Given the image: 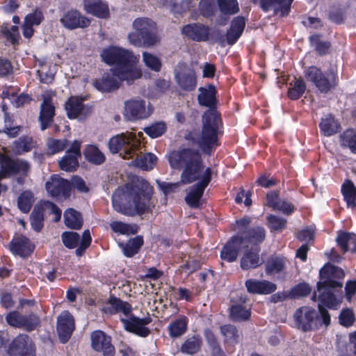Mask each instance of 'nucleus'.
<instances>
[{"label":"nucleus","mask_w":356,"mask_h":356,"mask_svg":"<svg viewBox=\"0 0 356 356\" xmlns=\"http://www.w3.org/2000/svg\"><path fill=\"white\" fill-rule=\"evenodd\" d=\"M218 3L224 14L233 15L239 10L237 0H218Z\"/></svg>","instance_id":"obj_51"},{"label":"nucleus","mask_w":356,"mask_h":356,"mask_svg":"<svg viewBox=\"0 0 356 356\" xmlns=\"http://www.w3.org/2000/svg\"><path fill=\"white\" fill-rule=\"evenodd\" d=\"M6 320L10 326L23 328L26 331H32L40 325V318L35 314H31L26 316L16 311L9 312Z\"/></svg>","instance_id":"obj_12"},{"label":"nucleus","mask_w":356,"mask_h":356,"mask_svg":"<svg viewBox=\"0 0 356 356\" xmlns=\"http://www.w3.org/2000/svg\"><path fill=\"white\" fill-rule=\"evenodd\" d=\"M305 76L307 80L315 84L321 92H327L337 84L335 67H332L325 76L320 69L312 66L305 70Z\"/></svg>","instance_id":"obj_9"},{"label":"nucleus","mask_w":356,"mask_h":356,"mask_svg":"<svg viewBox=\"0 0 356 356\" xmlns=\"http://www.w3.org/2000/svg\"><path fill=\"white\" fill-rule=\"evenodd\" d=\"M67 145L66 139L49 138L47 140V154L53 155L63 151Z\"/></svg>","instance_id":"obj_47"},{"label":"nucleus","mask_w":356,"mask_h":356,"mask_svg":"<svg viewBox=\"0 0 356 356\" xmlns=\"http://www.w3.org/2000/svg\"><path fill=\"white\" fill-rule=\"evenodd\" d=\"M153 188L142 177H137L132 184L118 188L113 194V209L125 216L142 215L154 207L152 197Z\"/></svg>","instance_id":"obj_2"},{"label":"nucleus","mask_w":356,"mask_h":356,"mask_svg":"<svg viewBox=\"0 0 356 356\" xmlns=\"http://www.w3.org/2000/svg\"><path fill=\"white\" fill-rule=\"evenodd\" d=\"M321 317L316 311L311 307H302L294 314L296 325L304 332L317 329L322 322L327 326L330 323V316L327 311L318 305Z\"/></svg>","instance_id":"obj_6"},{"label":"nucleus","mask_w":356,"mask_h":356,"mask_svg":"<svg viewBox=\"0 0 356 356\" xmlns=\"http://www.w3.org/2000/svg\"><path fill=\"white\" fill-rule=\"evenodd\" d=\"M230 316L234 321H244L250 316V308L243 304H236L230 309Z\"/></svg>","instance_id":"obj_43"},{"label":"nucleus","mask_w":356,"mask_h":356,"mask_svg":"<svg viewBox=\"0 0 356 356\" xmlns=\"http://www.w3.org/2000/svg\"><path fill=\"white\" fill-rule=\"evenodd\" d=\"M248 241L241 240L239 236L232 237L223 247L220 252V258L229 262L234 261L238 257V250L248 247Z\"/></svg>","instance_id":"obj_23"},{"label":"nucleus","mask_w":356,"mask_h":356,"mask_svg":"<svg viewBox=\"0 0 356 356\" xmlns=\"http://www.w3.org/2000/svg\"><path fill=\"white\" fill-rule=\"evenodd\" d=\"M101 58L108 65H115L113 69L120 78L124 79L128 84L141 77L142 73L136 63L138 58L132 51L119 47L111 46L103 49Z\"/></svg>","instance_id":"obj_3"},{"label":"nucleus","mask_w":356,"mask_h":356,"mask_svg":"<svg viewBox=\"0 0 356 356\" xmlns=\"http://www.w3.org/2000/svg\"><path fill=\"white\" fill-rule=\"evenodd\" d=\"M181 33L196 42H206L209 40L210 29L201 23H191L184 26Z\"/></svg>","instance_id":"obj_15"},{"label":"nucleus","mask_w":356,"mask_h":356,"mask_svg":"<svg viewBox=\"0 0 356 356\" xmlns=\"http://www.w3.org/2000/svg\"><path fill=\"white\" fill-rule=\"evenodd\" d=\"M131 309L132 307L128 302L115 297H111L102 308V311L106 314L122 313L124 316L123 318L128 317Z\"/></svg>","instance_id":"obj_28"},{"label":"nucleus","mask_w":356,"mask_h":356,"mask_svg":"<svg viewBox=\"0 0 356 356\" xmlns=\"http://www.w3.org/2000/svg\"><path fill=\"white\" fill-rule=\"evenodd\" d=\"M141 133L136 134L132 132H126L116 135L112 137L108 143L110 151L115 153H120L123 159H129L134 156V154H138L136 146L139 145L140 141Z\"/></svg>","instance_id":"obj_7"},{"label":"nucleus","mask_w":356,"mask_h":356,"mask_svg":"<svg viewBox=\"0 0 356 356\" xmlns=\"http://www.w3.org/2000/svg\"><path fill=\"white\" fill-rule=\"evenodd\" d=\"M340 145L356 154V131L353 129H348L340 135Z\"/></svg>","instance_id":"obj_41"},{"label":"nucleus","mask_w":356,"mask_h":356,"mask_svg":"<svg viewBox=\"0 0 356 356\" xmlns=\"http://www.w3.org/2000/svg\"><path fill=\"white\" fill-rule=\"evenodd\" d=\"M341 192L348 207H356V187L351 181L347 180L341 186Z\"/></svg>","instance_id":"obj_39"},{"label":"nucleus","mask_w":356,"mask_h":356,"mask_svg":"<svg viewBox=\"0 0 356 356\" xmlns=\"http://www.w3.org/2000/svg\"><path fill=\"white\" fill-rule=\"evenodd\" d=\"M2 33L13 44H15L18 42L19 33L17 26H12L10 28H3Z\"/></svg>","instance_id":"obj_60"},{"label":"nucleus","mask_w":356,"mask_h":356,"mask_svg":"<svg viewBox=\"0 0 356 356\" xmlns=\"http://www.w3.org/2000/svg\"><path fill=\"white\" fill-rule=\"evenodd\" d=\"M322 134L325 136H330L339 131V125L331 115L322 118L319 124Z\"/></svg>","instance_id":"obj_37"},{"label":"nucleus","mask_w":356,"mask_h":356,"mask_svg":"<svg viewBox=\"0 0 356 356\" xmlns=\"http://www.w3.org/2000/svg\"><path fill=\"white\" fill-rule=\"evenodd\" d=\"M80 147L81 143L78 140L72 143L71 148L58 162L61 170L72 171L78 166V158L81 156Z\"/></svg>","instance_id":"obj_24"},{"label":"nucleus","mask_w":356,"mask_h":356,"mask_svg":"<svg viewBox=\"0 0 356 356\" xmlns=\"http://www.w3.org/2000/svg\"><path fill=\"white\" fill-rule=\"evenodd\" d=\"M337 245L343 252H356V236L353 233L339 232L336 238Z\"/></svg>","instance_id":"obj_31"},{"label":"nucleus","mask_w":356,"mask_h":356,"mask_svg":"<svg viewBox=\"0 0 356 356\" xmlns=\"http://www.w3.org/2000/svg\"><path fill=\"white\" fill-rule=\"evenodd\" d=\"M135 149L138 150V154H134V156L130 158L132 159L131 165L139 167L145 170L152 169L156 165V156L151 153L143 154V147L140 143L138 146L137 145L135 147Z\"/></svg>","instance_id":"obj_25"},{"label":"nucleus","mask_w":356,"mask_h":356,"mask_svg":"<svg viewBox=\"0 0 356 356\" xmlns=\"http://www.w3.org/2000/svg\"><path fill=\"white\" fill-rule=\"evenodd\" d=\"M67 115L70 119H85L90 113L89 106H85L82 99L76 97H70L65 104Z\"/></svg>","instance_id":"obj_20"},{"label":"nucleus","mask_w":356,"mask_h":356,"mask_svg":"<svg viewBox=\"0 0 356 356\" xmlns=\"http://www.w3.org/2000/svg\"><path fill=\"white\" fill-rule=\"evenodd\" d=\"M132 26L134 31L128 35V40L135 47H142L141 38L151 31H156V24L147 17L136 18Z\"/></svg>","instance_id":"obj_10"},{"label":"nucleus","mask_w":356,"mask_h":356,"mask_svg":"<svg viewBox=\"0 0 356 356\" xmlns=\"http://www.w3.org/2000/svg\"><path fill=\"white\" fill-rule=\"evenodd\" d=\"M79 234L73 232H66L62 234L64 245L68 248H74L79 241Z\"/></svg>","instance_id":"obj_55"},{"label":"nucleus","mask_w":356,"mask_h":356,"mask_svg":"<svg viewBox=\"0 0 356 356\" xmlns=\"http://www.w3.org/2000/svg\"><path fill=\"white\" fill-rule=\"evenodd\" d=\"M157 184L159 188L163 192L165 195L169 194L175 191L180 186V182L176 183H168L165 181H157Z\"/></svg>","instance_id":"obj_64"},{"label":"nucleus","mask_w":356,"mask_h":356,"mask_svg":"<svg viewBox=\"0 0 356 356\" xmlns=\"http://www.w3.org/2000/svg\"><path fill=\"white\" fill-rule=\"evenodd\" d=\"M187 329L186 318L182 316L170 323L168 326L170 335L172 337H178L182 335Z\"/></svg>","instance_id":"obj_46"},{"label":"nucleus","mask_w":356,"mask_h":356,"mask_svg":"<svg viewBox=\"0 0 356 356\" xmlns=\"http://www.w3.org/2000/svg\"><path fill=\"white\" fill-rule=\"evenodd\" d=\"M220 330L226 340L232 343L236 342L239 337L238 332L234 325H223L220 327Z\"/></svg>","instance_id":"obj_56"},{"label":"nucleus","mask_w":356,"mask_h":356,"mask_svg":"<svg viewBox=\"0 0 356 356\" xmlns=\"http://www.w3.org/2000/svg\"><path fill=\"white\" fill-rule=\"evenodd\" d=\"M245 19L242 17H237L232 22L231 27L227 33V40L229 44L236 42L241 36L245 27Z\"/></svg>","instance_id":"obj_32"},{"label":"nucleus","mask_w":356,"mask_h":356,"mask_svg":"<svg viewBox=\"0 0 356 356\" xmlns=\"http://www.w3.org/2000/svg\"><path fill=\"white\" fill-rule=\"evenodd\" d=\"M33 147V142L31 138L21 137L15 141L14 151L17 154H22L30 151Z\"/></svg>","instance_id":"obj_50"},{"label":"nucleus","mask_w":356,"mask_h":356,"mask_svg":"<svg viewBox=\"0 0 356 356\" xmlns=\"http://www.w3.org/2000/svg\"><path fill=\"white\" fill-rule=\"evenodd\" d=\"M311 288L305 283L300 284L293 288L290 292L291 298L304 297L309 295Z\"/></svg>","instance_id":"obj_59"},{"label":"nucleus","mask_w":356,"mask_h":356,"mask_svg":"<svg viewBox=\"0 0 356 356\" xmlns=\"http://www.w3.org/2000/svg\"><path fill=\"white\" fill-rule=\"evenodd\" d=\"M142 46L145 47H154L159 44L160 39L156 31H151L141 38Z\"/></svg>","instance_id":"obj_57"},{"label":"nucleus","mask_w":356,"mask_h":356,"mask_svg":"<svg viewBox=\"0 0 356 356\" xmlns=\"http://www.w3.org/2000/svg\"><path fill=\"white\" fill-rule=\"evenodd\" d=\"M35 196L32 191L29 190L24 191L18 196L17 205L22 212L28 213L35 202Z\"/></svg>","instance_id":"obj_35"},{"label":"nucleus","mask_w":356,"mask_h":356,"mask_svg":"<svg viewBox=\"0 0 356 356\" xmlns=\"http://www.w3.org/2000/svg\"><path fill=\"white\" fill-rule=\"evenodd\" d=\"M268 225L271 231L281 232L286 227V220L270 215L267 218Z\"/></svg>","instance_id":"obj_54"},{"label":"nucleus","mask_w":356,"mask_h":356,"mask_svg":"<svg viewBox=\"0 0 356 356\" xmlns=\"http://www.w3.org/2000/svg\"><path fill=\"white\" fill-rule=\"evenodd\" d=\"M124 328L140 337H147L149 330L145 326L150 323L149 318H139L131 314L127 318H121Z\"/></svg>","instance_id":"obj_17"},{"label":"nucleus","mask_w":356,"mask_h":356,"mask_svg":"<svg viewBox=\"0 0 356 356\" xmlns=\"http://www.w3.org/2000/svg\"><path fill=\"white\" fill-rule=\"evenodd\" d=\"M198 102L200 104L212 107L216 104V90L214 86L209 85L199 88Z\"/></svg>","instance_id":"obj_34"},{"label":"nucleus","mask_w":356,"mask_h":356,"mask_svg":"<svg viewBox=\"0 0 356 356\" xmlns=\"http://www.w3.org/2000/svg\"><path fill=\"white\" fill-rule=\"evenodd\" d=\"M85 11L97 17L106 18L109 14L108 6L101 0H84Z\"/></svg>","instance_id":"obj_30"},{"label":"nucleus","mask_w":356,"mask_h":356,"mask_svg":"<svg viewBox=\"0 0 356 356\" xmlns=\"http://www.w3.org/2000/svg\"><path fill=\"white\" fill-rule=\"evenodd\" d=\"M153 112L151 104L145 99L134 97L124 102V117L129 121L147 118Z\"/></svg>","instance_id":"obj_8"},{"label":"nucleus","mask_w":356,"mask_h":356,"mask_svg":"<svg viewBox=\"0 0 356 356\" xmlns=\"http://www.w3.org/2000/svg\"><path fill=\"white\" fill-rule=\"evenodd\" d=\"M265 230L263 227H257L243 233L239 236L241 240H247L248 247L257 245L258 243H261L265 238Z\"/></svg>","instance_id":"obj_33"},{"label":"nucleus","mask_w":356,"mask_h":356,"mask_svg":"<svg viewBox=\"0 0 356 356\" xmlns=\"http://www.w3.org/2000/svg\"><path fill=\"white\" fill-rule=\"evenodd\" d=\"M142 57L143 62L147 68L154 72L161 70L162 62L159 57L147 51H143Z\"/></svg>","instance_id":"obj_44"},{"label":"nucleus","mask_w":356,"mask_h":356,"mask_svg":"<svg viewBox=\"0 0 356 356\" xmlns=\"http://www.w3.org/2000/svg\"><path fill=\"white\" fill-rule=\"evenodd\" d=\"M166 130V125L163 122H157L144 129V131L151 138H155L163 135Z\"/></svg>","instance_id":"obj_52"},{"label":"nucleus","mask_w":356,"mask_h":356,"mask_svg":"<svg viewBox=\"0 0 356 356\" xmlns=\"http://www.w3.org/2000/svg\"><path fill=\"white\" fill-rule=\"evenodd\" d=\"M203 127L201 133H190L187 138L196 143L206 154H210L216 145L217 130L220 118L216 111L208 110L203 115Z\"/></svg>","instance_id":"obj_4"},{"label":"nucleus","mask_w":356,"mask_h":356,"mask_svg":"<svg viewBox=\"0 0 356 356\" xmlns=\"http://www.w3.org/2000/svg\"><path fill=\"white\" fill-rule=\"evenodd\" d=\"M74 330V320L67 311L63 312L57 319V332L62 343H65L70 338Z\"/></svg>","instance_id":"obj_19"},{"label":"nucleus","mask_w":356,"mask_h":356,"mask_svg":"<svg viewBox=\"0 0 356 356\" xmlns=\"http://www.w3.org/2000/svg\"><path fill=\"white\" fill-rule=\"evenodd\" d=\"M355 321V316L353 312L350 309H343L339 316V322L341 325L346 327H349L353 325Z\"/></svg>","instance_id":"obj_61"},{"label":"nucleus","mask_w":356,"mask_h":356,"mask_svg":"<svg viewBox=\"0 0 356 356\" xmlns=\"http://www.w3.org/2000/svg\"><path fill=\"white\" fill-rule=\"evenodd\" d=\"M143 243V238L138 236L129 240L124 245L120 244V246L122 248L124 255L131 257L138 252Z\"/></svg>","instance_id":"obj_42"},{"label":"nucleus","mask_w":356,"mask_h":356,"mask_svg":"<svg viewBox=\"0 0 356 356\" xmlns=\"http://www.w3.org/2000/svg\"><path fill=\"white\" fill-rule=\"evenodd\" d=\"M91 346L95 350L102 353L104 356L114 355L115 349L111 338L102 331L96 330L92 333Z\"/></svg>","instance_id":"obj_16"},{"label":"nucleus","mask_w":356,"mask_h":356,"mask_svg":"<svg viewBox=\"0 0 356 356\" xmlns=\"http://www.w3.org/2000/svg\"><path fill=\"white\" fill-rule=\"evenodd\" d=\"M168 159L172 168L183 170L181 175V184L198 181L191 189L185 200L191 207H199L200 198L211 181V169L204 167L199 151L191 147H183L172 152L168 156Z\"/></svg>","instance_id":"obj_1"},{"label":"nucleus","mask_w":356,"mask_h":356,"mask_svg":"<svg viewBox=\"0 0 356 356\" xmlns=\"http://www.w3.org/2000/svg\"><path fill=\"white\" fill-rule=\"evenodd\" d=\"M45 187L47 193L51 196H68L71 190L70 183L56 175H52L46 182Z\"/></svg>","instance_id":"obj_21"},{"label":"nucleus","mask_w":356,"mask_h":356,"mask_svg":"<svg viewBox=\"0 0 356 356\" xmlns=\"http://www.w3.org/2000/svg\"><path fill=\"white\" fill-rule=\"evenodd\" d=\"M287 260L284 257H275L270 258L266 265L268 274L274 275L282 273L286 268Z\"/></svg>","instance_id":"obj_38"},{"label":"nucleus","mask_w":356,"mask_h":356,"mask_svg":"<svg viewBox=\"0 0 356 356\" xmlns=\"http://www.w3.org/2000/svg\"><path fill=\"white\" fill-rule=\"evenodd\" d=\"M43 19V15L40 10H35L34 12L26 15L24 22L31 26L39 25Z\"/></svg>","instance_id":"obj_62"},{"label":"nucleus","mask_w":356,"mask_h":356,"mask_svg":"<svg viewBox=\"0 0 356 356\" xmlns=\"http://www.w3.org/2000/svg\"><path fill=\"white\" fill-rule=\"evenodd\" d=\"M215 9V0H201L199 3L200 13L204 17L211 16Z\"/></svg>","instance_id":"obj_58"},{"label":"nucleus","mask_w":356,"mask_h":356,"mask_svg":"<svg viewBox=\"0 0 356 356\" xmlns=\"http://www.w3.org/2000/svg\"><path fill=\"white\" fill-rule=\"evenodd\" d=\"M111 229L120 234H134L138 232V227L134 224H127L120 221H112L110 223Z\"/></svg>","instance_id":"obj_45"},{"label":"nucleus","mask_w":356,"mask_h":356,"mask_svg":"<svg viewBox=\"0 0 356 356\" xmlns=\"http://www.w3.org/2000/svg\"><path fill=\"white\" fill-rule=\"evenodd\" d=\"M310 41L320 54H325L330 47L328 43L321 42L318 35L311 36Z\"/></svg>","instance_id":"obj_63"},{"label":"nucleus","mask_w":356,"mask_h":356,"mask_svg":"<svg viewBox=\"0 0 356 356\" xmlns=\"http://www.w3.org/2000/svg\"><path fill=\"white\" fill-rule=\"evenodd\" d=\"M84 154L86 159L90 163L99 165L104 162L105 156L102 151L95 145H88L85 151Z\"/></svg>","instance_id":"obj_40"},{"label":"nucleus","mask_w":356,"mask_h":356,"mask_svg":"<svg viewBox=\"0 0 356 356\" xmlns=\"http://www.w3.org/2000/svg\"><path fill=\"white\" fill-rule=\"evenodd\" d=\"M243 256L241 259V267L244 270L254 268L261 264L258 245L245 246L243 249Z\"/></svg>","instance_id":"obj_26"},{"label":"nucleus","mask_w":356,"mask_h":356,"mask_svg":"<svg viewBox=\"0 0 356 356\" xmlns=\"http://www.w3.org/2000/svg\"><path fill=\"white\" fill-rule=\"evenodd\" d=\"M8 354L10 356H35V348L29 336L19 334L10 345Z\"/></svg>","instance_id":"obj_11"},{"label":"nucleus","mask_w":356,"mask_h":356,"mask_svg":"<svg viewBox=\"0 0 356 356\" xmlns=\"http://www.w3.org/2000/svg\"><path fill=\"white\" fill-rule=\"evenodd\" d=\"M201 346V339L198 337H192L186 339L181 346V351L187 354L197 353Z\"/></svg>","instance_id":"obj_48"},{"label":"nucleus","mask_w":356,"mask_h":356,"mask_svg":"<svg viewBox=\"0 0 356 356\" xmlns=\"http://www.w3.org/2000/svg\"><path fill=\"white\" fill-rule=\"evenodd\" d=\"M320 275L324 281L318 283V290H323V293L319 296V299L329 308L337 309L340 301L333 295L331 290L336 288H341L342 282L337 280H342L344 277V273L341 268L332 265H325L320 270Z\"/></svg>","instance_id":"obj_5"},{"label":"nucleus","mask_w":356,"mask_h":356,"mask_svg":"<svg viewBox=\"0 0 356 356\" xmlns=\"http://www.w3.org/2000/svg\"><path fill=\"white\" fill-rule=\"evenodd\" d=\"M177 83L184 90H192L196 86L195 72L186 64L179 63L175 69Z\"/></svg>","instance_id":"obj_13"},{"label":"nucleus","mask_w":356,"mask_h":356,"mask_svg":"<svg viewBox=\"0 0 356 356\" xmlns=\"http://www.w3.org/2000/svg\"><path fill=\"white\" fill-rule=\"evenodd\" d=\"M122 81L125 80L120 78L115 70L111 69L110 72L104 73L100 79L95 80L93 85L101 92H111L118 89Z\"/></svg>","instance_id":"obj_22"},{"label":"nucleus","mask_w":356,"mask_h":356,"mask_svg":"<svg viewBox=\"0 0 356 356\" xmlns=\"http://www.w3.org/2000/svg\"><path fill=\"white\" fill-rule=\"evenodd\" d=\"M64 222L67 227L79 229L82 226L83 220L79 212L70 208L64 213Z\"/></svg>","instance_id":"obj_36"},{"label":"nucleus","mask_w":356,"mask_h":356,"mask_svg":"<svg viewBox=\"0 0 356 356\" xmlns=\"http://www.w3.org/2000/svg\"><path fill=\"white\" fill-rule=\"evenodd\" d=\"M10 250L14 254L26 257L32 252L33 245L26 237L20 236L13 239Z\"/></svg>","instance_id":"obj_29"},{"label":"nucleus","mask_w":356,"mask_h":356,"mask_svg":"<svg viewBox=\"0 0 356 356\" xmlns=\"http://www.w3.org/2000/svg\"><path fill=\"white\" fill-rule=\"evenodd\" d=\"M306 86L303 80L296 79L293 86L289 89L288 95L291 99H298L305 91Z\"/></svg>","instance_id":"obj_53"},{"label":"nucleus","mask_w":356,"mask_h":356,"mask_svg":"<svg viewBox=\"0 0 356 356\" xmlns=\"http://www.w3.org/2000/svg\"><path fill=\"white\" fill-rule=\"evenodd\" d=\"M54 95L52 91H46L42 94L43 101L40 106L39 116L42 130H44L53 121L55 115V107L52 102Z\"/></svg>","instance_id":"obj_14"},{"label":"nucleus","mask_w":356,"mask_h":356,"mask_svg":"<svg viewBox=\"0 0 356 356\" xmlns=\"http://www.w3.org/2000/svg\"><path fill=\"white\" fill-rule=\"evenodd\" d=\"M60 21L63 26L70 30L86 28L90 23L87 17L83 16L78 10L74 9L64 13Z\"/></svg>","instance_id":"obj_18"},{"label":"nucleus","mask_w":356,"mask_h":356,"mask_svg":"<svg viewBox=\"0 0 356 356\" xmlns=\"http://www.w3.org/2000/svg\"><path fill=\"white\" fill-rule=\"evenodd\" d=\"M245 285L248 291L254 294H270L277 289L275 284L267 280L248 279Z\"/></svg>","instance_id":"obj_27"},{"label":"nucleus","mask_w":356,"mask_h":356,"mask_svg":"<svg viewBox=\"0 0 356 356\" xmlns=\"http://www.w3.org/2000/svg\"><path fill=\"white\" fill-rule=\"evenodd\" d=\"M30 220L33 229L39 232L43 226V212L40 207H35L30 216Z\"/></svg>","instance_id":"obj_49"}]
</instances>
